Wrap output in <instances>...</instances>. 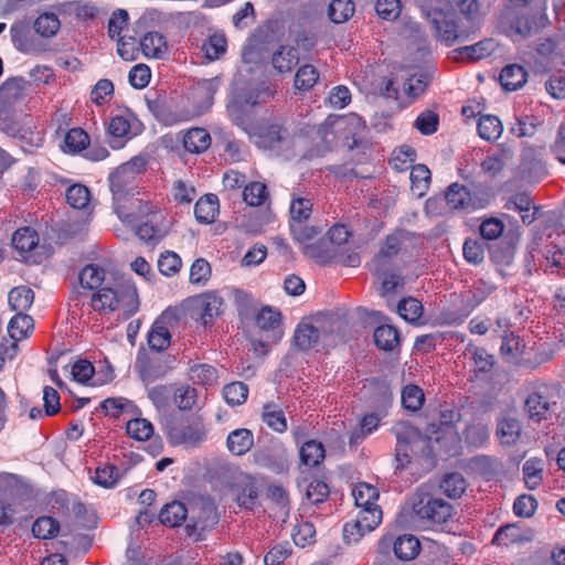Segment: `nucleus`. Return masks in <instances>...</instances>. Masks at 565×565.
Returning a JSON list of instances; mask_svg holds the SVG:
<instances>
[{
	"mask_svg": "<svg viewBox=\"0 0 565 565\" xmlns=\"http://www.w3.org/2000/svg\"><path fill=\"white\" fill-rule=\"evenodd\" d=\"M523 480L529 490H535L543 481V462L537 458L527 459L522 467Z\"/></svg>",
	"mask_w": 565,
	"mask_h": 565,
	"instance_id": "obj_39",
	"label": "nucleus"
},
{
	"mask_svg": "<svg viewBox=\"0 0 565 565\" xmlns=\"http://www.w3.org/2000/svg\"><path fill=\"white\" fill-rule=\"evenodd\" d=\"M130 122L124 116H114L110 118L107 132L109 135V146L113 149H121L130 139Z\"/></svg>",
	"mask_w": 565,
	"mask_h": 565,
	"instance_id": "obj_22",
	"label": "nucleus"
},
{
	"mask_svg": "<svg viewBox=\"0 0 565 565\" xmlns=\"http://www.w3.org/2000/svg\"><path fill=\"white\" fill-rule=\"evenodd\" d=\"M115 93L114 84L108 78H102L92 87L90 100L96 106H104L110 102Z\"/></svg>",
	"mask_w": 565,
	"mask_h": 565,
	"instance_id": "obj_56",
	"label": "nucleus"
},
{
	"mask_svg": "<svg viewBox=\"0 0 565 565\" xmlns=\"http://www.w3.org/2000/svg\"><path fill=\"white\" fill-rule=\"evenodd\" d=\"M224 300L216 291L204 292L192 302V318L204 328L212 327L214 319L222 315Z\"/></svg>",
	"mask_w": 565,
	"mask_h": 565,
	"instance_id": "obj_11",
	"label": "nucleus"
},
{
	"mask_svg": "<svg viewBox=\"0 0 565 565\" xmlns=\"http://www.w3.org/2000/svg\"><path fill=\"white\" fill-rule=\"evenodd\" d=\"M257 465L269 469L275 473H284L288 470V460L285 449H265L255 454Z\"/></svg>",
	"mask_w": 565,
	"mask_h": 565,
	"instance_id": "obj_21",
	"label": "nucleus"
},
{
	"mask_svg": "<svg viewBox=\"0 0 565 565\" xmlns=\"http://www.w3.org/2000/svg\"><path fill=\"white\" fill-rule=\"evenodd\" d=\"M370 271L381 280V296L387 297L403 286L402 269L396 259L376 254L369 264Z\"/></svg>",
	"mask_w": 565,
	"mask_h": 565,
	"instance_id": "obj_9",
	"label": "nucleus"
},
{
	"mask_svg": "<svg viewBox=\"0 0 565 565\" xmlns=\"http://www.w3.org/2000/svg\"><path fill=\"white\" fill-rule=\"evenodd\" d=\"M227 46L226 38L223 33H214L203 43L202 50L206 58L214 61L225 53Z\"/></svg>",
	"mask_w": 565,
	"mask_h": 565,
	"instance_id": "obj_62",
	"label": "nucleus"
},
{
	"mask_svg": "<svg viewBox=\"0 0 565 565\" xmlns=\"http://www.w3.org/2000/svg\"><path fill=\"white\" fill-rule=\"evenodd\" d=\"M500 352L507 362L526 369L525 342L519 335L513 332L503 334Z\"/></svg>",
	"mask_w": 565,
	"mask_h": 565,
	"instance_id": "obj_18",
	"label": "nucleus"
},
{
	"mask_svg": "<svg viewBox=\"0 0 565 565\" xmlns=\"http://www.w3.org/2000/svg\"><path fill=\"white\" fill-rule=\"evenodd\" d=\"M477 130L480 138L487 141H494L501 136L503 127L497 116L484 115L480 117Z\"/></svg>",
	"mask_w": 565,
	"mask_h": 565,
	"instance_id": "obj_41",
	"label": "nucleus"
},
{
	"mask_svg": "<svg viewBox=\"0 0 565 565\" xmlns=\"http://www.w3.org/2000/svg\"><path fill=\"white\" fill-rule=\"evenodd\" d=\"M423 305L413 297L403 298L397 305L398 315L407 322H417L423 316Z\"/></svg>",
	"mask_w": 565,
	"mask_h": 565,
	"instance_id": "obj_54",
	"label": "nucleus"
},
{
	"mask_svg": "<svg viewBox=\"0 0 565 565\" xmlns=\"http://www.w3.org/2000/svg\"><path fill=\"white\" fill-rule=\"evenodd\" d=\"M499 21L502 28L521 38L540 32L548 23L545 12L530 7V0H507Z\"/></svg>",
	"mask_w": 565,
	"mask_h": 565,
	"instance_id": "obj_2",
	"label": "nucleus"
},
{
	"mask_svg": "<svg viewBox=\"0 0 565 565\" xmlns=\"http://www.w3.org/2000/svg\"><path fill=\"white\" fill-rule=\"evenodd\" d=\"M243 196L248 205L260 206L268 198L267 186L262 182H250L245 185Z\"/></svg>",
	"mask_w": 565,
	"mask_h": 565,
	"instance_id": "obj_63",
	"label": "nucleus"
},
{
	"mask_svg": "<svg viewBox=\"0 0 565 565\" xmlns=\"http://www.w3.org/2000/svg\"><path fill=\"white\" fill-rule=\"evenodd\" d=\"M493 287H476L463 300V308L460 312L445 311L443 319L448 324H460L463 320L492 292Z\"/></svg>",
	"mask_w": 565,
	"mask_h": 565,
	"instance_id": "obj_14",
	"label": "nucleus"
},
{
	"mask_svg": "<svg viewBox=\"0 0 565 565\" xmlns=\"http://www.w3.org/2000/svg\"><path fill=\"white\" fill-rule=\"evenodd\" d=\"M189 377L194 384L213 385L217 381V371L210 364H194L189 369Z\"/></svg>",
	"mask_w": 565,
	"mask_h": 565,
	"instance_id": "obj_47",
	"label": "nucleus"
},
{
	"mask_svg": "<svg viewBox=\"0 0 565 565\" xmlns=\"http://www.w3.org/2000/svg\"><path fill=\"white\" fill-rule=\"evenodd\" d=\"M179 320L180 311L169 307L153 321L147 335L148 345L152 351L160 353L169 348L172 337L170 330Z\"/></svg>",
	"mask_w": 565,
	"mask_h": 565,
	"instance_id": "obj_10",
	"label": "nucleus"
},
{
	"mask_svg": "<svg viewBox=\"0 0 565 565\" xmlns=\"http://www.w3.org/2000/svg\"><path fill=\"white\" fill-rule=\"evenodd\" d=\"M503 209L519 213L525 225L532 224L537 218L539 207L534 205L533 199L525 191L513 193L507 198Z\"/></svg>",
	"mask_w": 565,
	"mask_h": 565,
	"instance_id": "obj_17",
	"label": "nucleus"
},
{
	"mask_svg": "<svg viewBox=\"0 0 565 565\" xmlns=\"http://www.w3.org/2000/svg\"><path fill=\"white\" fill-rule=\"evenodd\" d=\"M440 489L447 497L456 499L460 498L465 493L467 482L461 473L452 472L443 478Z\"/></svg>",
	"mask_w": 565,
	"mask_h": 565,
	"instance_id": "obj_46",
	"label": "nucleus"
},
{
	"mask_svg": "<svg viewBox=\"0 0 565 565\" xmlns=\"http://www.w3.org/2000/svg\"><path fill=\"white\" fill-rule=\"evenodd\" d=\"M413 520L424 525H440L446 523L454 512L450 503L429 492L418 489L409 499Z\"/></svg>",
	"mask_w": 565,
	"mask_h": 565,
	"instance_id": "obj_4",
	"label": "nucleus"
},
{
	"mask_svg": "<svg viewBox=\"0 0 565 565\" xmlns=\"http://www.w3.org/2000/svg\"><path fill=\"white\" fill-rule=\"evenodd\" d=\"M89 145V137L82 128L70 129L64 138L65 151L77 153L87 148Z\"/></svg>",
	"mask_w": 565,
	"mask_h": 565,
	"instance_id": "obj_55",
	"label": "nucleus"
},
{
	"mask_svg": "<svg viewBox=\"0 0 565 565\" xmlns=\"http://www.w3.org/2000/svg\"><path fill=\"white\" fill-rule=\"evenodd\" d=\"M181 141L185 151L200 154L210 148L212 139L205 128L194 127L182 132Z\"/></svg>",
	"mask_w": 565,
	"mask_h": 565,
	"instance_id": "obj_20",
	"label": "nucleus"
},
{
	"mask_svg": "<svg viewBox=\"0 0 565 565\" xmlns=\"http://www.w3.org/2000/svg\"><path fill=\"white\" fill-rule=\"evenodd\" d=\"M15 109L0 103V130L9 137L26 141L30 146L40 147L44 140L41 132H28L14 120Z\"/></svg>",
	"mask_w": 565,
	"mask_h": 565,
	"instance_id": "obj_13",
	"label": "nucleus"
},
{
	"mask_svg": "<svg viewBox=\"0 0 565 565\" xmlns=\"http://www.w3.org/2000/svg\"><path fill=\"white\" fill-rule=\"evenodd\" d=\"M553 405H555V402H551L550 397L546 395V388H539L531 393L525 399L526 413L530 418L537 422L547 418Z\"/></svg>",
	"mask_w": 565,
	"mask_h": 565,
	"instance_id": "obj_19",
	"label": "nucleus"
},
{
	"mask_svg": "<svg viewBox=\"0 0 565 565\" xmlns=\"http://www.w3.org/2000/svg\"><path fill=\"white\" fill-rule=\"evenodd\" d=\"M298 61V50L287 45H281L271 58L273 66L280 73L290 72Z\"/></svg>",
	"mask_w": 565,
	"mask_h": 565,
	"instance_id": "obj_36",
	"label": "nucleus"
},
{
	"mask_svg": "<svg viewBox=\"0 0 565 565\" xmlns=\"http://www.w3.org/2000/svg\"><path fill=\"white\" fill-rule=\"evenodd\" d=\"M79 284L84 289H98L105 280V270L95 264L86 265L78 274Z\"/></svg>",
	"mask_w": 565,
	"mask_h": 565,
	"instance_id": "obj_40",
	"label": "nucleus"
},
{
	"mask_svg": "<svg viewBox=\"0 0 565 565\" xmlns=\"http://www.w3.org/2000/svg\"><path fill=\"white\" fill-rule=\"evenodd\" d=\"M342 322L339 319L315 327L311 323L300 322L294 333V343L301 351H308L321 343L323 348L335 345L343 340L340 334Z\"/></svg>",
	"mask_w": 565,
	"mask_h": 565,
	"instance_id": "obj_6",
	"label": "nucleus"
},
{
	"mask_svg": "<svg viewBox=\"0 0 565 565\" xmlns=\"http://www.w3.org/2000/svg\"><path fill=\"white\" fill-rule=\"evenodd\" d=\"M564 347L565 335L562 333L559 339L556 341L544 343L534 354L533 359L529 358L526 369L534 370L537 366L552 361Z\"/></svg>",
	"mask_w": 565,
	"mask_h": 565,
	"instance_id": "obj_31",
	"label": "nucleus"
},
{
	"mask_svg": "<svg viewBox=\"0 0 565 565\" xmlns=\"http://www.w3.org/2000/svg\"><path fill=\"white\" fill-rule=\"evenodd\" d=\"M527 73L523 66L519 64H510L502 68L499 81L503 89L516 90L526 83Z\"/></svg>",
	"mask_w": 565,
	"mask_h": 565,
	"instance_id": "obj_28",
	"label": "nucleus"
},
{
	"mask_svg": "<svg viewBox=\"0 0 565 565\" xmlns=\"http://www.w3.org/2000/svg\"><path fill=\"white\" fill-rule=\"evenodd\" d=\"M60 531L58 522L52 516H40L32 525V533L36 539L47 540L54 537Z\"/></svg>",
	"mask_w": 565,
	"mask_h": 565,
	"instance_id": "obj_57",
	"label": "nucleus"
},
{
	"mask_svg": "<svg viewBox=\"0 0 565 565\" xmlns=\"http://www.w3.org/2000/svg\"><path fill=\"white\" fill-rule=\"evenodd\" d=\"M352 495L354 498L355 504L360 510H376L377 512H382L381 508L376 504L379 500V491L377 489L369 483L362 482L359 483L352 491Z\"/></svg>",
	"mask_w": 565,
	"mask_h": 565,
	"instance_id": "obj_25",
	"label": "nucleus"
},
{
	"mask_svg": "<svg viewBox=\"0 0 565 565\" xmlns=\"http://www.w3.org/2000/svg\"><path fill=\"white\" fill-rule=\"evenodd\" d=\"M425 402L423 390L418 385H406L402 391V405L409 412H417L422 408Z\"/></svg>",
	"mask_w": 565,
	"mask_h": 565,
	"instance_id": "obj_53",
	"label": "nucleus"
},
{
	"mask_svg": "<svg viewBox=\"0 0 565 565\" xmlns=\"http://www.w3.org/2000/svg\"><path fill=\"white\" fill-rule=\"evenodd\" d=\"M166 433L172 446L198 447L207 437L202 418L190 416H172L167 419Z\"/></svg>",
	"mask_w": 565,
	"mask_h": 565,
	"instance_id": "obj_5",
	"label": "nucleus"
},
{
	"mask_svg": "<svg viewBox=\"0 0 565 565\" xmlns=\"http://www.w3.org/2000/svg\"><path fill=\"white\" fill-rule=\"evenodd\" d=\"M300 461L307 467H318L326 457L322 443L310 439L302 444L299 450Z\"/></svg>",
	"mask_w": 565,
	"mask_h": 565,
	"instance_id": "obj_34",
	"label": "nucleus"
},
{
	"mask_svg": "<svg viewBox=\"0 0 565 565\" xmlns=\"http://www.w3.org/2000/svg\"><path fill=\"white\" fill-rule=\"evenodd\" d=\"M33 28L42 38H52L58 32L61 22L55 13L44 12L35 19Z\"/></svg>",
	"mask_w": 565,
	"mask_h": 565,
	"instance_id": "obj_43",
	"label": "nucleus"
},
{
	"mask_svg": "<svg viewBox=\"0 0 565 565\" xmlns=\"http://www.w3.org/2000/svg\"><path fill=\"white\" fill-rule=\"evenodd\" d=\"M318 79V70L313 65L305 64L296 73L295 87L298 90L307 92L317 84Z\"/></svg>",
	"mask_w": 565,
	"mask_h": 565,
	"instance_id": "obj_58",
	"label": "nucleus"
},
{
	"mask_svg": "<svg viewBox=\"0 0 565 565\" xmlns=\"http://www.w3.org/2000/svg\"><path fill=\"white\" fill-rule=\"evenodd\" d=\"M290 223L307 222L312 213V203L307 198L292 199L289 207Z\"/></svg>",
	"mask_w": 565,
	"mask_h": 565,
	"instance_id": "obj_64",
	"label": "nucleus"
},
{
	"mask_svg": "<svg viewBox=\"0 0 565 565\" xmlns=\"http://www.w3.org/2000/svg\"><path fill=\"white\" fill-rule=\"evenodd\" d=\"M355 11L352 0H332L328 8V15L334 23H343L348 21Z\"/></svg>",
	"mask_w": 565,
	"mask_h": 565,
	"instance_id": "obj_48",
	"label": "nucleus"
},
{
	"mask_svg": "<svg viewBox=\"0 0 565 565\" xmlns=\"http://www.w3.org/2000/svg\"><path fill=\"white\" fill-rule=\"evenodd\" d=\"M248 386L243 382H232L223 387V397L231 406H238L248 397Z\"/></svg>",
	"mask_w": 565,
	"mask_h": 565,
	"instance_id": "obj_59",
	"label": "nucleus"
},
{
	"mask_svg": "<svg viewBox=\"0 0 565 565\" xmlns=\"http://www.w3.org/2000/svg\"><path fill=\"white\" fill-rule=\"evenodd\" d=\"M126 430L131 438L143 441L151 438L153 434V426L145 418H135L128 420Z\"/></svg>",
	"mask_w": 565,
	"mask_h": 565,
	"instance_id": "obj_61",
	"label": "nucleus"
},
{
	"mask_svg": "<svg viewBox=\"0 0 565 565\" xmlns=\"http://www.w3.org/2000/svg\"><path fill=\"white\" fill-rule=\"evenodd\" d=\"M393 550L398 559L411 561L419 554L420 543L416 536L404 534L394 541Z\"/></svg>",
	"mask_w": 565,
	"mask_h": 565,
	"instance_id": "obj_33",
	"label": "nucleus"
},
{
	"mask_svg": "<svg viewBox=\"0 0 565 565\" xmlns=\"http://www.w3.org/2000/svg\"><path fill=\"white\" fill-rule=\"evenodd\" d=\"M495 50V42L492 39L482 40L469 46H463L459 50L462 57L468 60H481L491 55Z\"/></svg>",
	"mask_w": 565,
	"mask_h": 565,
	"instance_id": "obj_52",
	"label": "nucleus"
},
{
	"mask_svg": "<svg viewBox=\"0 0 565 565\" xmlns=\"http://www.w3.org/2000/svg\"><path fill=\"white\" fill-rule=\"evenodd\" d=\"M430 178V170L425 164L413 166L411 171L413 192L418 196H423L429 188Z\"/></svg>",
	"mask_w": 565,
	"mask_h": 565,
	"instance_id": "obj_49",
	"label": "nucleus"
},
{
	"mask_svg": "<svg viewBox=\"0 0 565 565\" xmlns=\"http://www.w3.org/2000/svg\"><path fill=\"white\" fill-rule=\"evenodd\" d=\"M521 423L512 417H504L498 422L495 435L503 446H513L521 437Z\"/></svg>",
	"mask_w": 565,
	"mask_h": 565,
	"instance_id": "obj_29",
	"label": "nucleus"
},
{
	"mask_svg": "<svg viewBox=\"0 0 565 565\" xmlns=\"http://www.w3.org/2000/svg\"><path fill=\"white\" fill-rule=\"evenodd\" d=\"M34 327L31 316L25 313H17L11 318L8 324V332L12 339L11 343H15L28 337L29 331Z\"/></svg>",
	"mask_w": 565,
	"mask_h": 565,
	"instance_id": "obj_37",
	"label": "nucleus"
},
{
	"mask_svg": "<svg viewBox=\"0 0 565 565\" xmlns=\"http://www.w3.org/2000/svg\"><path fill=\"white\" fill-rule=\"evenodd\" d=\"M382 521V512L373 509L360 510L355 520L349 521L343 526V539L348 544L356 543L360 539L373 531Z\"/></svg>",
	"mask_w": 565,
	"mask_h": 565,
	"instance_id": "obj_12",
	"label": "nucleus"
},
{
	"mask_svg": "<svg viewBox=\"0 0 565 565\" xmlns=\"http://www.w3.org/2000/svg\"><path fill=\"white\" fill-rule=\"evenodd\" d=\"M66 201L67 203L77 210L85 209L90 200V193L87 186L75 183L66 189Z\"/></svg>",
	"mask_w": 565,
	"mask_h": 565,
	"instance_id": "obj_60",
	"label": "nucleus"
},
{
	"mask_svg": "<svg viewBox=\"0 0 565 565\" xmlns=\"http://www.w3.org/2000/svg\"><path fill=\"white\" fill-rule=\"evenodd\" d=\"M218 214V199L215 194L200 198L194 205V215L199 223L211 224Z\"/></svg>",
	"mask_w": 565,
	"mask_h": 565,
	"instance_id": "obj_30",
	"label": "nucleus"
},
{
	"mask_svg": "<svg viewBox=\"0 0 565 565\" xmlns=\"http://www.w3.org/2000/svg\"><path fill=\"white\" fill-rule=\"evenodd\" d=\"M373 337L375 345L386 352H392L401 345L399 331L391 324L379 326Z\"/></svg>",
	"mask_w": 565,
	"mask_h": 565,
	"instance_id": "obj_27",
	"label": "nucleus"
},
{
	"mask_svg": "<svg viewBox=\"0 0 565 565\" xmlns=\"http://www.w3.org/2000/svg\"><path fill=\"white\" fill-rule=\"evenodd\" d=\"M396 448L395 460L396 469H403L411 462V451L413 445L419 437V431L412 426H401L396 428Z\"/></svg>",
	"mask_w": 565,
	"mask_h": 565,
	"instance_id": "obj_16",
	"label": "nucleus"
},
{
	"mask_svg": "<svg viewBox=\"0 0 565 565\" xmlns=\"http://www.w3.org/2000/svg\"><path fill=\"white\" fill-rule=\"evenodd\" d=\"M462 435L467 446L478 449L487 446L489 443L490 429L488 424L482 420H475L467 425Z\"/></svg>",
	"mask_w": 565,
	"mask_h": 565,
	"instance_id": "obj_26",
	"label": "nucleus"
},
{
	"mask_svg": "<svg viewBox=\"0 0 565 565\" xmlns=\"http://www.w3.org/2000/svg\"><path fill=\"white\" fill-rule=\"evenodd\" d=\"M38 243V233L29 226L17 230L12 236V244L14 248L21 253H29L33 250Z\"/></svg>",
	"mask_w": 565,
	"mask_h": 565,
	"instance_id": "obj_44",
	"label": "nucleus"
},
{
	"mask_svg": "<svg viewBox=\"0 0 565 565\" xmlns=\"http://www.w3.org/2000/svg\"><path fill=\"white\" fill-rule=\"evenodd\" d=\"M92 308L99 313L113 312L121 309L130 317L139 310L137 288L131 279L117 280L114 286H100L92 295Z\"/></svg>",
	"mask_w": 565,
	"mask_h": 565,
	"instance_id": "obj_3",
	"label": "nucleus"
},
{
	"mask_svg": "<svg viewBox=\"0 0 565 565\" xmlns=\"http://www.w3.org/2000/svg\"><path fill=\"white\" fill-rule=\"evenodd\" d=\"M8 301L11 309L17 313H24L33 305L34 292L30 287L18 286L9 291Z\"/></svg>",
	"mask_w": 565,
	"mask_h": 565,
	"instance_id": "obj_35",
	"label": "nucleus"
},
{
	"mask_svg": "<svg viewBox=\"0 0 565 565\" xmlns=\"http://www.w3.org/2000/svg\"><path fill=\"white\" fill-rule=\"evenodd\" d=\"M23 98V88L15 79H8L0 86V103L15 109Z\"/></svg>",
	"mask_w": 565,
	"mask_h": 565,
	"instance_id": "obj_50",
	"label": "nucleus"
},
{
	"mask_svg": "<svg viewBox=\"0 0 565 565\" xmlns=\"http://www.w3.org/2000/svg\"><path fill=\"white\" fill-rule=\"evenodd\" d=\"M218 89V79L217 78H209L203 79L199 82L196 94L203 98L204 103L203 105L199 106L193 113L192 117L194 116H201L205 111L209 110V108L213 104L214 94Z\"/></svg>",
	"mask_w": 565,
	"mask_h": 565,
	"instance_id": "obj_38",
	"label": "nucleus"
},
{
	"mask_svg": "<svg viewBox=\"0 0 565 565\" xmlns=\"http://www.w3.org/2000/svg\"><path fill=\"white\" fill-rule=\"evenodd\" d=\"M494 199L493 192L488 188L468 189L457 182L451 183L445 191L447 206L462 213H471L490 206Z\"/></svg>",
	"mask_w": 565,
	"mask_h": 565,
	"instance_id": "obj_7",
	"label": "nucleus"
},
{
	"mask_svg": "<svg viewBox=\"0 0 565 565\" xmlns=\"http://www.w3.org/2000/svg\"><path fill=\"white\" fill-rule=\"evenodd\" d=\"M127 207V211L135 212L138 215V221L128 223L136 227V234L146 243L157 244L166 235V230L161 226L163 216L161 212L154 209L148 202L136 201Z\"/></svg>",
	"mask_w": 565,
	"mask_h": 565,
	"instance_id": "obj_8",
	"label": "nucleus"
},
{
	"mask_svg": "<svg viewBox=\"0 0 565 565\" xmlns=\"http://www.w3.org/2000/svg\"><path fill=\"white\" fill-rule=\"evenodd\" d=\"M146 166L147 159L142 156H136L119 166L109 175L114 210L124 223L138 221V215L135 212L127 211V207L134 205L132 202L141 201L135 198V181L145 171Z\"/></svg>",
	"mask_w": 565,
	"mask_h": 565,
	"instance_id": "obj_1",
	"label": "nucleus"
},
{
	"mask_svg": "<svg viewBox=\"0 0 565 565\" xmlns=\"http://www.w3.org/2000/svg\"><path fill=\"white\" fill-rule=\"evenodd\" d=\"M524 540L521 529L515 524H505L500 526L491 543L498 546H509L511 544L520 543Z\"/></svg>",
	"mask_w": 565,
	"mask_h": 565,
	"instance_id": "obj_45",
	"label": "nucleus"
},
{
	"mask_svg": "<svg viewBox=\"0 0 565 565\" xmlns=\"http://www.w3.org/2000/svg\"><path fill=\"white\" fill-rule=\"evenodd\" d=\"M433 23L437 36L447 45H452L457 40L466 36V30L461 29L454 14L437 11L434 13Z\"/></svg>",
	"mask_w": 565,
	"mask_h": 565,
	"instance_id": "obj_15",
	"label": "nucleus"
},
{
	"mask_svg": "<svg viewBox=\"0 0 565 565\" xmlns=\"http://www.w3.org/2000/svg\"><path fill=\"white\" fill-rule=\"evenodd\" d=\"M188 509L184 503L180 501H172L167 503L159 513V520L162 524L169 525L171 527H177L182 525V523L186 520Z\"/></svg>",
	"mask_w": 565,
	"mask_h": 565,
	"instance_id": "obj_32",
	"label": "nucleus"
},
{
	"mask_svg": "<svg viewBox=\"0 0 565 565\" xmlns=\"http://www.w3.org/2000/svg\"><path fill=\"white\" fill-rule=\"evenodd\" d=\"M226 446L232 455L243 456L254 446V435L247 428L234 429L227 435Z\"/></svg>",
	"mask_w": 565,
	"mask_h": 565,
	"instance_id": "obj_24",
	"label": "nucleus"
},
{
	"mask_svg": "<svg viewBox=\"0 0 565 565\" xmlns=\"http://www.w3.org/2000/svg\"><path fill=\"white\" fill-rule=\"evenodd\" d=\"M140 47L145 56L162 60L168 52V42L162 33L150 31L141 38Z\"/></svg>",
	"mask_w": 565,
	"mask_h": 565,
	"instance_id": "obj_23",
	"label": "nucleus"
},
{
	"mask_svg": "<svg viewBox=\"0 0 565 565\" xmlns=\"http://www.w3.org/2000/svg\"><path fill=\"white\" fill-rule=\"evenodd\" d=\"M120 477L118 467L115 465H103L96 468L92 479L94 483L109 489L118 483Z\"/></svg>",
	"mask_w": 565,
	"mask_h": 565,
	"instance_id": "obj_51",
	"label": "nucleus"
},
{
	"mask_svg": "<svg viewBox=\"0 0 565 565\" xmlns=\"http://www.w3.org/2000/svg\"><path fill=\"white\" fill-rule=\"evenodd\" d=\"M262 418L263 422L276 433L282 434L288 428L284 411L278 408L276 405H265Z\"/></svg>",
	"mask_w": 565,
	"mask_h": 565,
	"instance_id": "obj_42",
	"label": "nucleus"
}]
</instances>
